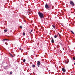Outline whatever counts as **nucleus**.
<instances>
[{
	"mask_svg": "<svg viewBox=\"0 0 75 75\" xmlns=\"http://www.w3.org/2000/svg\"><path fill=\"white\" fill-rule=\"evenodd\" d=\"M52 6V4H50L48 5L47 4H46L45 6V8L47 9H48V8H50Z\"/></svg>",
	"mask_w": 75,
	"mask_h": 75,
	"instance_id": "f257e3e1",
	"label": "nucleus"
},
{
	"mask_svg": "<svg viewBox=\"0 0 75 75\" xmlns=\"http://www.w3.org/2000/svg\"><path fill=\"white\" fill-rule=\"evenodd\" d=\"M38 14L40 17L41 18H44V14L42 13L39 12H38Z\"/></svg>",
	"mask_w": 75,
	"mask_h": 75,
	"instance_id": "f03ea898",
	"label": "nucleus"
},
{
	"mask_svg": "<svg viewBox=\"0 0 75 75\" xmlns=\"http://www.w3.org/2000/svg\"><path fill=\"white\" fill-rule=\"evenodd\" d=\"M70 4L71 6H74L75 5V4L72 1H71L70 2Z\"/></svg>",
	"mask_w": 75,
	"mask_h": 75,
	"instance_id": "7ed1b4c3",
	"label": "nucleus"
},
{
	"mask_svg": "<svg viewBox=\"0 0 75 75\" xmlns=\"http://www.w3.org/2000/svg\"><path fill=\"white\" fill-rule=\"evenodd\" d=\"M40 61H38V67H40Z\"/></svg>",
	"mask_w": 75,
	"mask_h": 75,
	"instance_id": "20e7f679",
	"label": "nucleus"
},
{
	"mask_svg": "<svg viewBox=\"0 0 75 75\" xmlns=\"http://www.w3.org/2000/svg\"><path fill=\"white\" fill-rule=\"evenodd\" d=\"M62 69V71H63V72H66V70L64 68H63Z\"/></svg>",
	"mask_w": 75,
	"mask_h": 75,
	"instance_id": "39448f33",
	"label": "nucleus"
},
{
	"mask_svg": "<svg viewBox=\"0 0 75 75\" xmlns=\"http://www.w3.org/2000/svg\"><path fill=\"white\" fill-rule=\"evenodd\" d=\"M69 62V61L68 60H67L66 61H65V63L66 64H68V63Z\"/></svg>",
	"mask_w": 75,
	"mask_h": 75,
	"instance_id": "423d86ee",
	"label": "nucleus"
},
{
	"mask_svg": "<svg viewBox=\"0 0 75 75\" xmlns=\"http://www.w3.org/2000/svg\"><path fill=\"white\" fill-rule=\"evenodd\" d=\"M9 54L11 55V57H14V54L13 55L12 54H11L10 53H9Z\"/></svg>",
	"mask_w": 75,
	"mask_h": 75,
	"instance_id": "0eeeda50",
	"label": "nucleus"
},
{
	"mask_svg": "<svg viewBox=\"0 0 75 75\" xmlns=\"http://www.w3.org/2000/svg\"><path fill=\"white\" fill-rule=\"evenodd\" d=\"M51 41H52V43H54V39H53V38H52Z\"/></svg>",
	"mask_w": 75,
	"mask_h": 75,
	"instance_id": "6e6552de",
	"label": "nucleus"
},
{
	"mask_svg": "<svg viewBox=\"0 0 75 75\" xmlns=\"http://www.w3.org/2000/svg\"><path fill=\"white\" fill-rule=\"evenodd\" d=\"M61 42H62V40H61L60 41H59V43H60V44L61 45L62 44V43Z\"/></svg>",
	"mask_w": 75,
	"mask_h": 75,
	"instance_id": "1a4fd4ad",
	"label": "nucleus"
},
{
	"mask_svg": "<svg viewBox=\"0 0 75 75\" xmlns=\"http://www.w3.org/2000/svg\"><path fill=\"white\" fill-rule=\"evenodd\" d=\"M70 31H71V32L73 34H74V32L73 31H72V30Z\"/></svg>",
	"mask_w": 75,
	"mask_h": 75,
	"instance_id": "9d476101",
	"label": "nucleus"
},
{
	"mask_svg": "<svg viewBox=\"0 0 75 75\" xmlns=\"http://www.w3.org/2000/svg\"><path fill=\"white\" fill-rule=\"evenodd\" d=\"M23 61L24 62H25V59H23Z\"/></svg>",
	"mask_w": 75,
	"mask_h": 75,
	"instance_id": "9b49d317",
	"label": "nucleus"
},
{
	"mask_svg": "<svg viewBox=\"0 0 75 75\" xmlns=\"http://www.w3.org/2000/svg\"><path fill=\"white\" fill-rule=\"evenodd\" d=\"M54 38H56L57 37V36L56 35H55L54 36Z\"/></svg>",
	"mask_w": 75,
	"mask_h": 75,
	"instance_id": "f8f14e48",
	"label": "nucleus"
},
{
	"mask_svg": "<svg viewBox=\"0 0 75 75\" xmlns=\"http://www.w3.org/2000/svg\"><path fill=\"white\" fill-rule=\"evenodd\" d=\"M33 67V68H34V67H35V65H33L32 66Z\"/></svg>",
	"mask_w": 75,
	"mask_h": 75,
	"instance_id": "ddd939ff",
	"label": "nucleus"
},
{
	"mask_svg": "<svg viewBox=\"0 0 75 75\" xmlns=\"http://www.w3.org/2000/svg\"><path fill=\"white\" fill-rule=\"evenodd\" d=\"M52 26L53 27V28H55V27L54 26V25H52Z\"/></svg>",
	"mask_w": 75,
	"mask_h": 75,
	"instance_id": "4468645a",
	"label": "nucleus"
},
{
	"mask_svg": "<svg viewBox=\"0 0 75 75\" xmlns=\"http://www.w3.org/2000/svg\"><path fill=\"white\" fill-rule=\"evenodd\" d=\"M23 35H25V33L24 32H23Z\"/></svg>",
	"mask_w": 75,
	"mask_h": 75,
	"instance_id": "2eb2a0df",
	"label": "nucleus"
},
{
	"mask_svg": "<svg viewBox=\"0 0 75 75\" xmlns=\"http://www.w3.org/2000/svg\"><path fill=\"white\" fill-rule=\"evenodd\" d=\"M5 40L6 41H9V40L7 39H5Z\"/></svg>",
	"mask_w": 75,
	"mask_h": 75,
	"instance_id": "dca6fc26",
	"label": "nucleus"
},
{
	"mask_svg": "<svg viewBox=\"0 0 75 75\" xmlns=\"http://www.w3.org/2000/svg\"><path fill=\"white\" fill-rule=\"evenodd\" d=\"M73 59H74V60H75V58L74 57H73Z\"/></svg>",
	"mask_w": 75,
	"mask_h": 75,
	"instance_id": "f3484780",
	"label": "nucleus"
},
{
	"mask_svg": "<svg viewBox=\"0 0 75 75\" xmlns=\"http://www.w3.org/2000/svg\"><path fill=\"white\" fill-rule=\"evenodd\" d=\"M4 31H5V32H7V30H4Z\"/></svg>",
	"mask_w": 75,
	"mask_h": 75,
	"instance_id": "a211bd4d",
	"label": "nucleus"
},
{
	"mask_svg": "<svg viewBox=\"0 0 75 75\" xmlns=\"http://www.w3.org/2000/svg\"><path fill=\"white\" fill-rule=\"evenodd\" d=\"M20 28H22V26H20Z\"/></svg>",
	"mask_w": 75,
	"mask_h": 75,
	"instance_id": "6ab92c4d",
	"label": "nucleus"
},
{
	"mask_svg": "<svg viewBox=\"0 0 75 75\" xmlns=\"http://www.w3.org/2000/svg\"><path fill=\"white\" fill-rule=\"evenodd\" d=\"M10 75H11V74H12V72H10Z\"/></svg>",
	"mask_w": 75,
	"mask_h": 75,
	"instance_id": "aec40b11",
	"label": "nucleus"
},
{
	"mask_svg": "<svg viewBox=\"0 0 75 75\" xmlns=\"http://www.w3.org/2000/svg\"><path fill=\"white\" fill-rule=\"evenodd\" d=\"M32 31H33V30H31V31L30 32H29V33H31V32H32Z\"/></svg>",
	"mask_w": 75,
	"mask_h": 75,
	"instance_id": "412c9836",
	"label": "nucleus"
},
{
	"mask_svg": "<svg viewBox=\"0 0 75 75\" xmlns=\"http://www.w3.org/2000/svg\"><path fill=\"white\" fill-rule=\"evenodd\" d=\"M5 41V39H3V41Z\"/></svg>",
	"mask_w": 75,
	"mask_h": 75,
	"instance_id": "4be33fe9",
	"label": "nucleus"
},
{
	"mask_svg": "<svg viewBox=\"0 0 75 75\" xmlns=\"http://www.w3.org/2000/svg\"><path fill=\"white\" fill-rule=\"evenodd\" d=\"M58 34L59 35V36H61V35L59 34V33H58Z\"/></svg>",
	"mask_w": 75,
	"mask_h": 75,
	"instance_id": "5701e85b",
	"label": "nucleus"
},
{
	"mask_svg": "<svg viewBox=\"0 0 75 75\" xmlns=\"http://www.w3.org/2000/svg\"><path fill=\"white\" fill-rule=\"evenodd\" d=\"M19 50H21V48H19Z\"/></svg>",
	"mask_w": 75,
	"mask_h": 75,
	"instance_id": "b1692460",
	"label": "nucleus"
},
{
	"mask_svg": "<svg viewBox=\"0 0 75 75\" xmlns=\"http://www.w3.org/2000/svg\"><path fill=\"white\" fill-rule=\"evenodd\" d=\"M62 48H63V50H64V47H63Z\"/></svg>",
	"mask_w": 75,
	"mask_h": 75,
	"instance_id": "393cba45",
	"label": "nucleus"
},
{
	"mask_svg": "<svg viewBox=\"0 0 75 75\" xmlns=\"http://www.w3.org/2000/svg\"><path fill=\"white\" fill-rule=\"evenodd\" d=\"M52 9H53V8H53V6H52Z\"/></svg>",
	"mask_w": 75,
	"mask_h": 75,
	"instance_id": "a878e982",
	"label": "nucleus"
},
{
	"mask_svg": "<svg viewBox=\"0 0 75 75\" xmlns=\"http://www.w3.org/2000/svg\"><path fill=\"white\" fill-rule=\"evenodd\" d=\"M74 64L75 65V63H74Z\"/></svg>",
	"mask_w": 75,
	"mask_h": 75,
	"instance_id": "bb28decb",
	"label": "nucleus"
}]
</instances>
